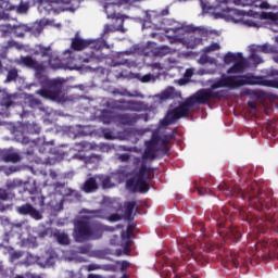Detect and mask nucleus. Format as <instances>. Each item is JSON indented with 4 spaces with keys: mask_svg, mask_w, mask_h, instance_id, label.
Here are the masks:
<instances>
[{
    "mask_svg": "<svg viewBox=\"0 0 278 278\" xmlns=\"http://www.w3.org/2000/svg\"><path fill=\"white\" fill-rule=\"evenodd\" d=\"M271 48L275 49V51L269 53H273V60L276 62V64H278V48L277 46H271Z\"/></svg>",
    "mask_w": 278,
    "mask_h": 278,
    "instance_id": "obj_59",
    "label": "nucleus"
},
{
    "mask_svg": "<svg viewBox=\"0 0 278 278\" xmlns=\"http://www.w3.org/2000/svg\"><path fill=\"white\" fill-rule=\"evenodd\" d=\"M134 212H136V202H127L125 204L124 213L125 220H134Z\"/></svg>",
    "mask_w": 278,
    "mask_h": 278,
    "instance_id": "obj_27",
    "label": "nucleus"
},
{
    "mask_svg": "<svg viewBox=\"0 0 278 278\" xmlns=\"http://www.w3.org/2000/svg\"><path fill=\"white\" fill-rule=\"evenodd\" d=\"M250 5H255V8H260L261 10H269L270 9V4H268V2H266V1L260 2L257 0H252L250 2Z\"/></svg>",
    "mask_w": 278,
    "mask_h": 278,
    "instance_id": "obj_40",
    "label": "nucleus"
},
{
    "mask_svg": "<svg viewBox=\"0 0 278 278\" xmlns=\"http://www.w3.org/2000/svg\"><path fill=\"white\" fill-rule=\"evenodd\" d=\"M0 160L3 162H12L13 164H16V162H21V153H18V150L15 149H7L0 151Z\"/></svg>",
    "mask_w": 278,
    "mask_h": 278,
    "instance_id": "obj_17",
    "label": "nucleus"
},
{
    "mask_svg": "<svg viewBox=\"0 0 278 278\" xmlns=\"http://www.w3.org/2000/svg\"><path fill=\"white\" fill-rule=\"evenodd\" d=\"M247 64H249V61L243 58L240 61H237L233 63L231 67L227 70L228 75H236L238 73H244V70L247 68Z\"/></svg>",
    "mask_w": 278,
    "mask_h": 278,
    "instance_id": "obj_23",
    "label": "nucleus"
},
{
    "mask_svg": "<svg viewBox=\"0 0 278 278\" xmlns=\"http://www.w3.org/2000/svg\"><path fill=\"white\" fill-rule=\"evenodd\" d=\"M195 29H200V30H195V31H191V33H187V34H192L187 38H182V45H186V47L188 49H194L195 47H199V45H201L203 42V38L198 37L197 34L199 36H203L205 34V29L201 28V27H195ZM181 40L179 42H181Z\"/></svg>",
    "mask_w": 278,
    "mask_h": 278,
    "instance_id": "obj_13",
    "label": "nucleus"
},
{
    "mask_svg": "<svg viewBox=\"0 0 278 278\" xmlns=\"http://www.w3.org/2000/svg\"><path fill=\"white\" fill-rule=\"evenodd\" d=\"M25 103L29 108H33V109L37 108L41 112H46V114H51L53 112V110H51L49 108L45 109V106H42V103L40 102V100L36 99L34 96H26Z\"/></svg>",
    "mask_w": 278,
    "mask_h": 278,
    "instance_id": "obj_20",
    "label": "nucleus"
},
{
    "mask_svg": "<svg viewBox=\"0 0 278 278\" xmlns=\"http://www.w3.org/2000/svg\"><path fill=\"white\" fill-rule=\"evenodd\" d=\"M124 5H131V0H114L113 2L104 4L106 18L118 21L121 18V14L114 12V8H123Z\"/></svg>",
    "mask_w": 278,
    "mask_h": 278,
    "instance_id": "obj_12",
    "label": "nucleus"
},
{
    "mask_svg": "<svg viewBox=\"0 0 278 278\" xmlns=\"http://www.w3.org/2000/svg\"><path fill=\"white\" fill-rule=\"evenodd\" d=\"M219 49H220V43L213 42L210 46L204 48V53H212V51H219Z\"/></svg>",
    "mask_w": 278,
    "mask_h": 278,
    "instance_id": "obj_43",
    "label": "nucleus"
},
{
    "mask_svg": "<svg viewBox=\"0 0 278 278\" xmlns=\"http://www.w3.org/2000/svg\"><path fill=\"white\" fill-rule=\"evenodd\" d=\"M119 103L124 105V110L128 112H144V110H148L149 108L144 102L136 100H119Z\"/></svg>",
    "mask_w": 278,
    "mask_h": 278,
    "instance_id": "obj_15",
    "label": "nucleus"
},
{
    "mask_svg": "<svg viewBox=\"0 0 278 278\" xmlns=\"http://www.w3.org/2000/svg\"><path fill=\"white\" fill-rule=\"evenodd\" d=\"M243 59H244V56L240 52H238V53L228 52L224 55V63L236 64L237 62H240Z\"/></svg>",
    "mask_w": 278,
    "mask_h": 278,
    "instance_id": "obj_26",
    "label": "nucleus"
},
{
    "mask_svg": "<svg viewBox=\"0 0 278 278\" xmlns=\"http://www.w3.org/2000/svg\"><path fill=\"white\" fill-rule=\"evenodd\" d=\"M227 262H230L233 266H238V254H230L228 256Z\"/></svg>",
    "mask_w": 278,
    "mask_h": 278,
    "instance_id": "obj_53",
    "label": "nucleus"
},
{
    "mask_svg": "<svg viewBox=\"0 0 278 278\" xmlns=\"http://www.w3.org/2000/svg\"><path fill=\"white\" fill-rule=\"evenodd\" d=\"M21 186H23V180L18 178L7 181V188H9V190H14V188H21Z\"/></svg>",
    "mask_w": 278,
    "mask_h": 278,
    "instance_id": "obj_38",
    "label": "nucleus"
},
{
    "mask_svg": "<svg viewBox=\"0 0 278 278\" xmlns=\"http://www.w3.org/2000/svg\"><path fill=\"white\" fill-rule=\"evenodd\" d=\"M92 157H97V155L92 154L91 156H84V155H74L73 159L74 160H83L84 162H86V164H90Z\"/></svg>",
    "mask_w": 278,
    "mask_h": 278,
    "instance_id": "obj_48",
    "label": "nucleus"
},
{
    "mask_svg": "<svg viewBox=\"0 0 278 278\" xmlns=\"http://www.w3.org/2000/svg\"><path fill=\"white\" fill-rule=\"evenodd\" d=\"M25 257H26V261L22 262V264H25V266H31L33 264H38L39 266H41V268H49L50 266H53L55 264V258L53 256H50L45 262H41L38 256L30 253H27Z\"/></svg>",
    "mask_w": 278,
    "mask_h": 278,
    "instance_id": "obj_14",
    "label": "nucleus"
},
{
    "mask_svg": "<svg viewBox=\"0 0 278 278\" xmlns=\"http://www.w3.org/2000/svg\"><path fill=\"white\" fill-rule=\"evenodd\" d=\"M54 190V192L56 194H61V197H66V194H68V192H66V182L65 181H61V182H56L54 185L51 186V184H49V181H46L43 184V190Z\"/></svg>",
    "mask_w": 278,
    "mask_h": 278,
    "instance_id": "obj_19",
    "label": "nucleus"
},
{
    "mask_svg": "<svg viewBox=\"0 0 278 278\" xmlns=\"http://www.w3.org/2000/svg\"><path fill=\"white\" fill-rule=\"evenodd\" d=\"M34 55H41V58H48V61L38 62L31 56H21L15 60L16 64H22L28 68L35 71L37 79L40 80V84H46L47 88H42L37 91V94L43 97V99H50V101H55L56 103H66L68 101V96L66 94V79L64 78H54L48 80L45 73L48 68H64V64L58 58L51 56V46L43 47L42 45H37L33 49Z\"/></svg>",
    "mask_w": 278,
    "mask_h": 278,
    "instance_id": "obj_1",
    "label": "nucleus"
},
{
    "mask_svg": "<svg viewBox=\"0 0 278 278\" xmlns=\"http://www.w3.org/2000/svg\"><path fill=\"white\" fill-rule=\"evenodd\" d=\"M99 181H101L102 188L108 190L109 188H114V184L110 176H98Z\"/></svg>",
    "mask_w": 278,
    "mask_h": 278,
    "instance_id": "obj_34",
    "label": "nucleus"
},
{
    "mask_svg": "<svg viewBox=\"0 0 278 278\" xmlns=\"http://www.w3.org/2000/svg\"><path fill=\"white\" fill-rule=\"evenodd\" d=\"M137 79L141 81L142 84H149V81H155V76L151 73L146 75H138Z\"/></svg>",
    "mask_w": 278,
    "mask_h": 278,
    "instance_id": "obj_39",
    "label": "nucleus"
},
{
    "mask_svg": "<svg viewBox=\"0 0 278 278\" xmlns=\"http://www.w3.org/2000/svg\"><path fill=\"white\" fill-rule=\"evenodd\" d=\"M14 31V26L10 24H3L0 25V36L1 38H8V36H11Z\"/></svg>",
    "mask_w": 278,
    "mask_h": 278,
    "instance_id": "obj_29",
    "label": "nucleus"
},
{
    "mask_svg": "<svg viewBox=\"0 0 278 278\" xmlns=\"http://www.w3.org/2000/svg\"><path fill=\"white\" fill-rule=\"evenodd\" d=\"M78 146H80L81 151H92L94 149V146L87 141H83Z\"/></svg>",
    "mask_w": 278,
    "mask_h": 278,
    "instance_id": "obj_47",
    "label": "nucleus"
},
{
    "mask_svg": "<svg viewBox=\"0 0 278 278\" xmlns=\"http://www.w3.org/2000/svg\"><path fill=\"white\" fill-rule=\"evenodd\" d=\"M8 227L9 229H11V231L5 233L4 242L17 244L18 247H28L29 249L38 247V243H36V237L28 236L27 238H25V233L27 232V226L21 224H8Z\"/></svg>",
    "mask_w": 278,
    "mask_h": 278,
    "instance_id": "obj_7",
    "label": "nucleus"
},
{
    "mask_svg": "<svg viewBox=\"0 0 278 278\" xmlns=\"http://www.w3.org/2000/svg\"><path fill=\"white\" fill-rule=\"evenodd\" d=\"M17 212H18V214H24V215L29 214V216L35 218V220H40V218H42V214H40V212L35 210L34 206L30 204H25V205L17 207Z\"/></svg>",
    "mask_w": 278,
    "mask_h": 278,
    "instance_id": "obj_22",
    "label": "nucleus"
},
{
    "mask_svg": "<svg viewBox=\"0 0 278 278\" xmlns=\"http://www.w3.org/2000/svg\"><path fill=\"white\" fill-rule=\"evenodd\" d=\"M216 64V59H210L206 54H202L200 59L198 60V64L204 65V64Z\"/></svg>",
    "mask_w": 278,
    "mask_h": 278,
    "instance_id": "obj_41",
    "label": "nucleus"
},
{
    "mask_svg": "<svg viewBox=\"0 0 278 278\" xmlns=\"http://www.w3.org/2000/svg\"><path fill=\"white\" fill-rule=\"evenodd\" d=\"M0 118H5L10 116V108L14 105L16 101V96L9 94L5 90L0 89Z\"/></svg>",
    "mask_w": 278,
    "mask_h": 278,
    "instance_id": "obj_11",
    "label": "nucleus"
},
{
    "mask_svg": "<svg viewBox=\"0 0 278 278\" xmlns=\"http://www.w3.org/2000/svg\"><path fill=\"white\" fill-rule=\"evenodd\" d=\"M179 3H184L188 0H176ZM203 12H210V10H218L220 5L227 3H235V5H242L240 0H199Z\"/></svg>",
    "mask_w": 278,
    "mask_h": 278,
    "instance_id": "obj_10",
    "label": "nucleus"
},
{
    "mask_svg": "<svg viewBox=\"0 0 278 278\" xmlns=\"http://www.w3.org/2000/svg\"><path fill=\"white\" fill-rule=\"evenodd\" d=\"M118 162L127 163L129 160H131V154L123 153L117 155Z\"/></svg>",
    "mask_w": 278,
    "mask_h": 278,
    "instance_id": "obj_50",
    "label": "nucleus"
},
{
    "mask_svg": "<svg viewBox=\"0 0 278 278\" xmlns=\"http://www.w3.org/2000/svg\"><path fill=\"white\" fill-rule=\"evenodd\" d=\"M104 38L105 37L88 39V47H90V49H94L96 51H101V49H114V43L108 45Z\"/></svg>",
    "mask_w": 278,
    "mask_h": 278,
    "instance_id": "obj_18",
    "label": "nucleus"
},
{
    "mask_svg": "<svg viewBox=\"0 0 278 278\" xmlns=\"http://www.w3.org/2000/svg\"><path fill=\"white\" fill-rule=\"evenodd\" d=\"M0 21H10V14L7 12H16V14H27L29 10V2L21 1L18 4H14V0H0Z\"/></svg>",
    "mask_w": 278,
    "mask_h": 278,
    "instance_id": "obj_8",
    "label": "nucleus"
},
{
    "mask_svg": "<svg viewBox=\"0 0 278 278\" xmlns=\"http://www.w3.org/2000/svg\"><path fill=\"white\" fill-rule=\"evenodd\" d=\"M114 31H117L116 26L112 24H105L100 36L101 38H105V36H110V34H114Z\"/></svg>",
    "mask_w": 278,
    "mask_h": 278,
    "instance_id": "obj_36",
    "label": "nucleus"
},
{
    "mask_svg": "<svg viewBox=\"0 0 278 278\" xmlns=\"http://www.w3.org/2000/svg\"><path fill=\"white\" fill-rule=\"evenodd\" d=\"M14 47L15 49H23V46H21L18 42L11 40L8 42L7 49H10Z\"/></svg>",
    "mask_w": 278,
    "mask_h": 278,
    "instance_id": "obj_57",
    "label": "nucleus"
},
{
    "mask_svg": "<svg viewBox=\"0 0 278 278\" xmlns=\"http://www.w3.org/2000/svg\"><path fill=\"white\" fill-rule=\"evenodd\" d=\"M156 14L161 17L164 18V16H168V14H170V9L168 7H166L165 9H163L161 12L156 11Z\"/></svg>",
    "mask_w": 278,
    "mask_h": 278,
    "instance_id": "obj_55",
    "label": "nucleus"
},
{
    "mask_svg": "<svg viewBox=\"0 0 278 278\" xmlns=\"http://www.w3.org/2000/svg\"><path fill=\"white\" fill-rule=\"evenodd\" d=\"M88 39L80 38L79 33L72 39V49H74V51H84V49H88Z\"/></svg>",
    "mask_w": 278,
    "mask_h": 278,
    "instance_id": "obj_24",
    "label": "nucleus"
},
{
    "mask_svg": "<svg viewBox=\"0 0 278 278\" xmlns=\"http://www.w3.org/2000/svg\"><path fill=\"white\" fill-rule=\"evenodd\" d=\"M192 75H194V67L187 68L185 72V79L190 80L192 78Z\"/></svg>",
    "mask_w": 278,
    "mask_h": 278,
    "instance_id": "obj_52",
    "label": "nucleus"
},
{
    "mask_svg": "<svg viewBox=\"0 0 278 278\" xmlns=\"http://www.w3.org/2000/svg\"><path fill=\"white\" fill-rule=\"evenodd\" d=\"M49 144H53V141L43 143L42 147L39 148V152L47 153V151H50Z\"/></svg>",
    "mask_w": 278,
    "mask_h": 278,
    "instance_id": "obj_58",
    "label": "nucleus"
},
{
    "mask_svg": "<svg viewBox=\"0 0 278 278\" xmlns=\"http://www.w3.org/2000/svg\"><path fill=\"white\" fill-rule=\"evenodd\" d=\"M173 136L160 135V131L154 130L152 132L151 140L146 141V150L142 157H134L132 178L126 181L127 190L130 192H140L144 194L149 192V180L151 179V168L147 167L144 160L153 161L157 155V151H166V144L170 142Z\"/></svg>",
    "mask_w": 278,
    "mask_h": 278,
    "instance_id": "obj_2",
    "label": "nucleus"
},
{
    "mask_svg": "<svg viewBox=\"0 0 278 278\" xmlns=\"http://www.w3.org/2000/svg\"><path fill=\"white\" fill-rule=\"evenodd\" d=\"M149 132V128L142 129V128H135L131 130L132 136H137L139 138H142L144 134Z\"/></svg>",
    "mask_w": 278,
    "mask_h": 278,
    "instance_id": "obj_45",
    "label": "nucleus"
},
{
    "mask_svg": "<svg viewBox=\"0 0 278 278\" xmlns=\"http://www.w3.org/2000/svg\"><path fill=\"white\" fill-rule=\"evenodd\" d=\"M26 31H29V28L27 27V25L22 24V25H13V34H15V36H17V38H23L26 34Z\"/></svg>",
    "mask_w": 278,
    "mask_h": 278,
    "instance_id": "obj_30",
    "label": "nucleus"
},
{
    "mask_svg": "<svg viewBox=\"0 0 278 278\" xmlns=\"http://www.w3.org/2000/svg\"><path fill=\"white\" fill-rule=\"evenodd\" d=\"M112 267L110 265H99L97 263H91L86 266V270L88 273H92V270H111Z\"/></svg>",
    "mask_w": 278,
    "mask_h": 278,
    "instance_id": "obj_32",
    "label": "nucleus"
},
{
    "mask_svg": "<svg viewBox=\"0 0 278 278\" xmlns=\"http://www.w3.org/2000/svg\"><path fill=\"white\" fill-rule=\"evenodd\" d=\"M118 53H123V56L125 58V55H134V53H136V49L130 48L129 50H125Z\"/></svg>",
    "mask_w": 278,
    "mask_h": 278,
    "instance_id": "obj_61",
    "label": "nucleus"
},
{
    "mask_svg": "<svg viewBox=\"0 0 278 278\" xmlns=\"http://www.w3.org/2000/svg\"><path fill=\"white\" fill-rule=\"evenodd\" d=\"M250 56L249 60L254 64V66H260V64H264V59L261 53H273L275 52V48L273 45L264 43V45H251L249 46Z\"/></svg>",
    "mask_w": 278,
    "mask_h": 278,
    "instance_id": "obj_9",
    "label": "nucleus"
},
{
    "mask_svg": "<svg viewBox=\"0 0 278 278\" xmlns=\"http://www.w3.org/2000/svg\"><path fill=\"white\" fill-rule=\"evenodd\" d=\"M23 255H25V253H23L21 251H13L12 248H9L10 262H16L17 260H21V257H23Z\"/></svg>",
    "mask_w": 278,
    "mask_h": 278,
    "instance_id": "obj_37",
    "label": "nucleus"
},
{
    "mask_svg": "<svg viewBox=\"0 0 278 278\" xmlns=\"http://www.w3.org/2000/svg\"><path fill=\"white\" fill-rule=\"evenodd\" d=\"M270 75H278V71H271ZM262 78V83L261 84H256V86H270V88H278V78L274 79V80H269L266 83V80H264L263 77Z\"/></svg>",
    "mask_w": 278,
    "mask_h": 278,
    "instance_id": "obj_33",
    "label": "nucleus"
},
{
    "mask_svg": "<svg viewBox=\"0 0 278 278\" xmlns=\"http://www.w3.org/2000/svg\"><path fill=\"white\" fill-rule=\"evenodd\" d=\"M102 134L106 140H114V134L112 132V130L104 129Z\"/></svg>",
    "mask_w": 278,
    "mask_h": 278,
    "instance_id": "obj_54",
    "label": "nucleus"
},
{
    "mask_svg": "<svg viewBox=\"0 0 278 278\" xmlns=\"http://www.w3.org/2000/svg\"><path fill=\"white\" fill-rule=\"evenodd\" d=\"M143 121H149V115L147 114H123L119 116V123L122 125H136V123H138V121L142 119Z\"/></svg>",
    "mask_w": 278,
    "mask_h": 278,
    "instance_id": "obj_16",
    "label": "nucleus"
},
{
    "mask_svg": "<svg viewBox=\"0 0 278 278\" xmlns=\"http://www.w3.org/2000/svg\"><path fill=\"white\" fill-rule=\"evenodd\" d=\"M119 151H125L128 153H131V151H134V148L131 147H127V146H118Z\"/></svg>",
    "mask_w": 278,
    "mask_h": 278,
    "instance_id": "obj_62",
    "label": "nucleus"
},
{
    "mask_svg": "<svg viewBox=\"0 0 278 278\" xmlns=\"http://www.w3.org/2000/svg\"><path fill=\"white\" fill-rule=\"evenodd\" d=\"M102 122L105 125H110V123H112V113H110L108 111H103L102 112Z\"/></svg>",
    "mask_w": 278,
    "mask_h": 278,
    "instance_id": "obj_46",
    "label": "nucleus"
},
{
    "mask_svg": "<svg viewBox=\"0 0 278 278\" xmlns=\"http://www.w3.org/2000/svg\"><path fill=\"white\" fill-rule=\"evenodd\" d=\"M26 129L28 134H40V126L37 124H27Z\"/></svg>",
    "mask_w": 278,
    "mask_h": 278,
    "instance_id": "obj_44",
    "label": "nucleus"
},
{
    "mask_svg": "<svg viewBox=\"0 0 278 278\" xmlns=\"http://www.w3.org/2000/svg\"><path fill=\"white\" fill-rule=\"evenodd\" d=\"M81 5V0H72V8L71 11L75 12Z\"/></svg>",
    "mask_w": 278,
    "mask_h": 278,
    "instance_id": "obj_56",
    "label": "nucleus"
},
{
    "mask_svg": "<svg viewBox=\"0 0 278 278\" xmlns=\"http://www.w3.org/2000/svg\"><path fill=\"white\" fill-rule=\"evenodd\" d=\"M4 173H5V175H12V173H16V167L11 166V167L4 169Z\"/></svg>",
    "mask_w": 278,
    "mask_h": 278,
    "instance_id": "obj_63",
    "label": "nucleus"
},
{
    "mask_svg": "<svg viewBox=\"0 0 278 278\" xmlns=\"http://www.w3.org/2000/svg\"><path fill=\"white\" fill-rule=\"evenodd\" d=\"M175 97H177V91L175 90V87H168L160 96L163 101H166L168 99H175Z\"/></svg>",
    "mask_w": 278,
    "mask_h": 278,
    "instance_id": "obj_28",
    "label": "nucleus"
},
{
    "mask_svg": "<svg viewBox=\"0 0 278 278\" xmlns=\"http://www.w3.org/2000/svg\"><path fill=\"white\" fill-rule=\"evenodd\" d=\"M167 53H170V48L168 46L160 47L157 50L159 55H167Z\"/></svg>",
    "mask_w": 278,
    "mask_h": 278,
    "instance_id": "obj_51",
    "label": "nucleus"
},
{
    "mask_svg": "<svg viewBox=\"0 0 278 278\" xmlns=\"http://www.w3.org/2000/svg\"><path fill=\"white\" fill-rule=\"evenodd\" d=\"M111 66H127V68H131L132 66H136V62L126 59L123 53L117 52L115 59L111 63Z\"/></svg>",
    "mask_w": 278,
    "mask_h": 278,
    "instance_id": "obj_21",
    "label": "nucleus"
},
{
    "mask_svg": "<svg viewBox=\"0 0 278 278\" xmlns=\"http://www.w3.org/2000/svg\"><path fill=\"white\" fill-rule=\"evenodd\" d=\"M81 213L88 215L83 216L77 222H75L73 237L76 242H86V240H97V238H99V236H97V228L90 223L91 218H106L108 220H110V223H118V220H121V215L118 214H113L108 217V215L105 214V210L103 208H84Z\"/></svg>",
    "mask_w": 278,
    "mask_h": 278,
    "instance_id": "obj_3",
    "label": "nucleus"
},
{
    "mask_svg": "<svg viewBox=\"0 0 278 278\" xmlns=\"http://www.w3.org/2000/svg\"><path fill=\"white\" fill-rule=\"evenodd\" d=\"M212 80H210L211 83ZM256 84H262V77L254 76L253 74L227 76L222 75L220 78L212 81L211 90H218V88H228V90H237V88H242V86H256Z\"/></svg>",
    "mask_w": 278,
    "mask_h": 278,
    "instance_id": "obj_6",
    "label": "nucleus"
},
{
    "mask_svg": "<svg viewBox=\"0 0 278 278\" xmlns=\"http://www.w3.org/2000/svg\"><path fill=\"white\" fill-rule=\"evenodd\" d=\"M146 21L147 23H151L154 29H163L166 34L173 31L175 42H179L184 34L201 31V29L197 28L194 25H186L173 18H162L157 14V11H147Z\"/></svg>",
    "mask_w": 278,
    "mask_h": 278,
    "instance_id": "obj_5",
    "label": "nucleus"
},
{
    "mask_svg": "<svg viewBox=\"0 0 278 278\" xmlns=\"http://www.w3.org/2000/svg\"><path fill=\"white\" fill-rule=\"evenodd\" d=\"M18 77V71L16 70H10L7 76V84H10V81H14Z\"/></svg>",
    "mask_w": 278,
    "mask_h": 278,
    "instance_id": "obj_42",
    "label": "nucleus"
},
{
    "mask_svg": "<svg viewBox=\"0 0 278 278\" xmlns=\"http://www.w3.org/2000/svg\"><path fill=\"white\" fill-rule=\"evenodd\" d=\"M39 10H46V12H51V10H54L53 4H50L47 1H42L39 5Z\"/></svg>",
    "mask_w": 278,
    "mask_h": 278,
    "instance_id": "obj_49",
    "label": "nucleus"
},
{
    "mask_svg": "<svg viewBox=\"0 0 278 278\" xmlns=\"http://www.w3.org/2000/svg\"><path fill=\"white\" fill-rule=\"evenodd\" d=\"M54 237L56 238L59 244L66 245L70 244L71 242V239H68V235H66L65 232L55 231Z\"/></svg>",
    "mask_w": 278,
    "mask_h": 278,
    "instance_id": "obj_31",
    "label": "nucleus"
},
{
    "mask_svg": "<svg viewBox=\"0 0 278 278\" xmlns=\"http://www.w3.org/2000/svg\"><path fill=\"white\" fill-rule=\"evenodd\" d=\"M87 278H105V277H103V275H99V274H89L87 276Z\"/></svg>",
    "mask_w": 278,
    "mask_h": 278,
    "instance_id": "obj_64",
    "label": "nucleus"
},
{
    "mask_svg": "<svg viewBox=\"0 0 278 278\" xmlns=\"http://www.w3.org/2000/svg\"><path fill=\"white\" fill-rule=\"evenodd\" d=\"M98 176L88 178L84 185H83V190L84 192L90 193L99 190V182H97Z\"/></svg>",
    "mask_w": 278,
    "mask_h": 278,
    "instance_id": "obj_25",
    "label": "nucleus"
},
{
    "mask_svg": "<svg viewBox=\"0 0 278 278\" xmlns=\"http://www.w3.org/2000/svg\"><path fill=\"white\" fill-rule=\"evenodd\" d=\"M214 97L215 94L212 89H200L193 96L188 98L185 103L169 111L166 116L160 121V126L168 127V125L177 123L179 118H184L190 114V109L193 108V105H205L206 103H210L211 99H214Z\"/></svg>",
    "mask_w": 278,
    "mask_h": 278,
    "instance_id": "obj_4",
    "label": "nucleus"
},
{
    "mask_svg": "<svg viewBox=\"0 0 278 278\" xmlns=\"http://www.w3.org/2000/svg\"><path fill=\"white\" fill-rule=\"evenodd\" d=\"M233 14L237 16H252L253 18H260V13L253 12V10L250 11H240V10H235Z\"/></svg>",
    "mask_w": 278,
    "mask_h": 278,
    "instance_id": "obj_35",
    "label": "nucleus"
},
{
    "mask_svg": "<svg viewBox=\"0 0 278 278\" xmlns=\"http://www.w3.org/2000/svg\"><path fill=\"white\" fill-rule=\"evenodd\" d=\"M31 29L34 34H40L42 31V25L35 24Z\"/></svg>",
    "mask_w": 278,
    "mask_h": 278,
    "instance_id": "obj_60",
    "label": "nucleus"
}]
</instances>
